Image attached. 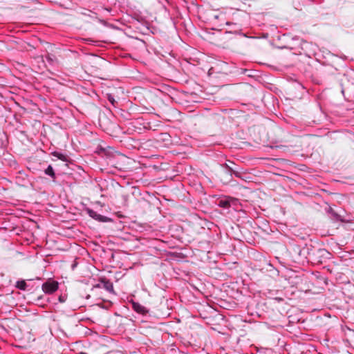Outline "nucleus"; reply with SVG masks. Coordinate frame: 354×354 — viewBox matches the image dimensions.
Returning a JSON list of instances; mask_svg holds the SVG:
<instances>
[{
    "mask_svg": "<svg viewBox=\"0 0 354 354\" xmlns=\"http://www.w3.org/2000/svg\"><path fill=\"white\" fill-rule=\"evenodd\" d=\"M93 287L104 288L110 293H115L113 283L106 278H100V283L95 285Z\"/></svg>",
    "mask_w": 354,
    "mask_h": 354,
    "instance_id": "1",
    "label": "nucleus"
},
{
    "mask_svg": "<svg viewBox=\"0 0 354 354\" xmlns=\"http://www.w3.org/2000/svg\"><path fill=\"white\" fill-rule=\"evenodd\" d=\"M226 167L229 169V170L232 172H233L236 177H239L240 174L237 171H234L230 167H229L227 165H226Z\"/></svg>",
    "mask_w": 354,
    "mask_h": 354,
    "instance_id": "13",
    "label": "nucleus"
},
{
    "mask_svg": "<svg viewBox=\"0 0 354 354\" xmlns=\"http://www.w3.org/2000/svg\"><path fill=\"white\" fill-rule=\"evenodd\" d=\"M122 197H123V198H124V200H127V195H123V196H122Z\"/></svg>",
    "mask_w": 354,
    "mask_h": 354,
    "instance_id": "14",
    "label": "nucleus"
},
{
    "mask_svg": "<svg viewBox=\"0 0 354 354\" xmlns=\"http://www.w3.org/2000/svg\"><path fill=\"white\" fill-rule=\"evenodd\" d=\"M232 201V198L230 197L225 196L223 198H220L218 202L217 205L220 207L223 208H228L231 205V201Z\"/></svg>",
    "mask_w": 354,
    "mask_h": 354,
    "instance_id": "6",
    "label": "nucleus"
},
{
    "mask_svg": "<svg viewBox=\"0 0 354 354\" xmlns=\"http://www.w3.org/2000/svg\"><path fill=\"white\" fill-rule=\"evenodd\" d=\"M86 212L90 217H91L92 218H93L99 222L108 223V222L112 221V219L111 218H109L106 216L101 215L93 209H87Z\"/></svg>",
    "mask_w": 354,
    "mask_h": 354,
    "instance_id": "3",
    "label": "nucleus"
},
{
    "mask_svg": "<svg viewBox=\"0 0 354 354\" xmlns=\"http://www.w3.org/2000/svg\"><path fill=\"white\" fill-rule=\"evenodd\" d=\"M45 174L51 177L53 181L56 179V174L52 165H49L47 168L44 170Z\"/></svg>",
    "mask_w": 354,
    "mask_h": 354,
    "instance_id": "7",
    "label": "nucleus"
},
{
    "mask_svg": "<svg viewBox=\"0 0 354 354\" xmlns=\"http://www.w3.org/2000/svg\"><path fill=\"white\" fill-rule=\"evenodd\" d=\"M59 284L55 281H48L42 284V290L46 294H52L58 289Z\"/></svg>",
    "mask_w": 354,
    "mask_h": 354,
    "instance_id": "2",
    "label": "nucleus"
},
{
    "mask_svg": "<svg viewBox=\"0 0 354 354\" xmlns=\"http://www.w3.org/2000/svg\"><path fill=\"white\" fill-rule=\"evenodd\" d=\"M132 308L133 310L136 312L137 313H139L142 315H145L148 313L149 310L148 309L145 307L144 306L141 305L140 303L136 301H132L131 302Z\"/></svg>",
    "mask_w": 354,
    "mask_h": 354,
    "instance_id": "4",
    "label": "nucleus"
},
{
    "mask_svg": "<svg viewBox=\"0 0 354 354\" xmlns=\"http://www.w3.org/2000/svg\"><path fill=\"white\" fill-rule=\"evenodd\" d=\"M58 300L60 303H64L66 300V295H60L58 298Z\"/></svg>",
    "mask_w": 354,
    "mask_h": 354,
    "instance_id": "12",
    "label": "nucleus"
},
{
    "mask_svg": "<svg viewBox=\"0 0 354 354\" xmlns=\"http://www.w3.org/2000/svg\"><path fill=\"white\" fill-rule=\"evenodd\" d=\"M45 59L50 65H53L54 64L55 57L53 55L48 54L45 56Z\"/></svg>",
    "mask_w": 354,
    "mask_h": 354,
    "instance_id": "10",
    "label": "nucleus"
},
{
    "mask_svg": "<svg viewBox=\"0 0 354 354\" xmlns=\"http://www.w3.org/2000/svg\"><path fill=\"white\" fill-rule=\"evenodd\" d=\"M107 100L113 106H115L117 102L115 101L114 96L113 95L107 94Z\"/></svg>",
    "mask_w": 354,
    "mask_h": 354,
    "instance_id": "11",
    "label": "nucleus"
},
{
    "mask_svg": "<svg viewBox=\"0 0 354 354\" xmlns=\"http://www.w3.org/2000/svg\"><path fill=\"white\" fill-rule=\"evenodd\" d=\"M52 155L62 161L66 162L68 160V157L66 155L63 154L62 153L58 151H53L52 153Z\"/></svg>",
    "mask_w": 354,
    "mask_h": 354,
    "instance_id": "9",
    "label": "nucleus"
},
{
    "mask_svg": "<svg viewBox=\"0 0 354 354\" xmlns=\"http://www.w3.org/2000/svg\"><path fill=\"white\" fill-rule=\"evenodd\" d=\"M15 287L21 290H26L27 288V283L25 280H18L16 282Z\"/></svg>",
    "mask_w": 354,
    "mask_h": 354,
    "instance_id": "8",
    "label": "nucleus"
},
{
    "mask_svg": "<svg viewBox=\"0 0 354 354\" xmlns=\"http://www.w3.org/2000/svg\"><path fill=\"white\" fill-rule=\"evenodd\" d=\"M326 252L327 251L325 249L311 250L310 251L308 252V255L313 260L317 261V262H322V260L318 259L316 257V255L317 254L319 257H322Z\"/></svg>",
    "mask_w": 354,
    "mask_h": 354,
    "instance_id": "5",
    "label": "nucleus"
}]
</instances>
